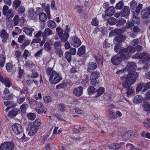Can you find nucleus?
Here are the masks:
<instances>
[{
	"label": "nucleus",
	"instance_id": "1",
	"mask_svg": "<svg viewBox=\"0 0 150 150\" xmlns=\"http://www.w3.org/2000/svg\"><path fill=\"white\" fill-rule=\"evenodd\" d=\"M115 51L117 53L120 54V57L121 59H127L130 57V54L133 53L135 52V49L132 46H129L124 48L120 46V44L115 45L114 47Z\"/></svg>",
	"mask_w": 150,
	"mask_h": 150
},
{
	"label": "nucleus",
	"instance_id": "2",
	"mask_svg": "<svg viewBox=\"0 0 150 150\" xmlns=\"http://www.w3.org/2000/svg\"><path fill=\"white\" fill-rule=\"evenodd\" d=\"M126 77H122V82L125 86L133 84L136 81L138 74L135 71H128Z\"/></svg>",
	"mask_w": 150,
	"mask_h": 150
},
{
	"label": "nucleus",
	"instance_id": "3",
	"mask_svg": "<svg viewBox=\"0 0 150 150\" xmlns=\"http://www.w3.org/2000/svg\"><path fill=\"white\" fill-rule=\"evenodd\" d=\"M62 80V76L56 71H53L50 76L49 81L51 84H55Z\"/></svg>",
	"mask_w": 150,
	"mask_h": 150
},
{
	"label": "nucleus",
	"instance_id": "4",
	"mask_svg": "<svg viewBox=\"0 0 150 150\" xmlns=\"http://www.w3.org/2000/svg\"><path fill=\"white\" fill-rule=\"evenodd\" d=\"M15 145L12 142H6L2 143L0 146V150H13Z\"/></svg>",
	"mask_w": 150,
	"mask_h": 150
},
{
	"label": "nucleus",
	"instance_id": "5",
	"mask_svg": "<svg viewBox=\"0 0 150 150\" xmlns=\"http://www.w3.org/2000/svg\"><path fill=\"white\" fill-rule=\"evenodd\" d=\"M12 129L16 135L20 134L23 132V128L20 124L15 123L11 126Z\"/></svg>",
	"mask_w": 150,
	"mask_h": 150
},
{
	"label": "nucleus",
	"instance_id": "6",
	"mask_svg": "<svg viewBox=\"0 0 150 150\" xmlns=\"http://www.w3.org/2000/svg\"><path fill=\"white\" fill-rule=\"evenodd\" d=\"M70 43L73 46L76 47H79L81 44V42L80 39L76 36H74L73 37Z\"/></svg>",
	"mask_w": 150,
	"mask_h": 150
},
{
	"label": "nucleus",
	"instance_id": "7",
	"mask_svg": "<svg viewBox=\"0 0 150 150\" xmlns=\"http://www.w3.org/2000/svg\"><path fill=\"white\" fill-rule=\"evenodd\" d=\"M142 17L143 18H150V6L143 10L141 12Z\"/></svg>",
	"mask_w": 150,
	"mask_h": 150
},
{
	"label": "nucleus",
	"instance_id": "8",
	"mask_svg": "<svg viewBox=\"0 0 150 150\" xmlns=\"http://www.w3.org/2000/svg\"><path fill=\"white\" fill-rule=\"evenodd\" d=\"M98 64L101 66L103 65L104 61L103 57L99 53V51H97V53L94 56Z\"/></svg>",
	"mask_w": 150,
	"mask_h": 150
},
{
	"label": "nucleus",
	"instance_id": "9",
	"mask_svg": "<svg viewBox=\"0 0 150 150\" xmlns=\"http://www.w3.org/2000/svg\"><path fill=\"white\" fill-rule=\"evenodd\" d=\"M23 31L26 35L30 37L32 36V34L35 32V29L31 27H24L23 28Z\"/></svg>",
	"mask_w": 150,
	"mask_h": 150
},
{
	"label": "nucleus",
	"instance_id": "10",
	"mask_svg": "<svg viewBox=\"0 0 150 150\" xmlns=\"http://www.w3.org/2000/svg\"><path fill=\"white\" fill-rule=\"evenodd\" d=\"M137 68L136 63L133 62H130L128 63L125 69L127 71H135Z\"/></svg>",
	"mask_w": 150,
	"mask_h": 150
},
{
	"label": "nucleus",
	"instance_id": "11",
	"mask_svg": "<svg viewBox=\"0 0 150 150\" xmlns=\"http://www.w3.org/2000/svg\"><path fill=\"white\" fill-rule=\"evenodd\" d=\"M38 16L39 20L42 22H46L47 21V19L49 20L51 19V16L49 18L48 15L43 12H41L40 13Z\"/></svg>",
	"mask_w": 150,
	"mask_h": 150
},
{
	"label": "nucleus",
	"instance_id": "12",
	"mask_svg": "<svg viewBox=\"0 0 150 150\" xmlns=\"http://www.w3.org/2000/svg\"><path fill=\"white\" fill-rule=\"evenodd\" d=\"M126 39V38L122 35H120L116 36L113 39L114 42L115 44L117 45L119 44L118 43L123 42Z\"/></svg>",
	"mask_w": 150,
	"mask_h": 150
},
{
	"label": "nucleus",
	"instance_id": "13",
	"mask_svg": "<svg viewBox=\"0 0 150 150\" xmlns=\"http://www.w3.org/2000/svg\"><path fill=\"white\" fill-rule=\"evenodd\" d=\"M20 113V111L19 109L14 108L8 112V115L11 118H13Z\"/></svg>",
	"mask_w": 150,
	"mask_h": 150
},
{
	"label": "nucleus",
	"instance_id": "14",
	"mask_svg": "<svg viewBox=\"0 0 150 150\" xmlns=\"http://www.w3.org/2000/svg\"><path fill=\"white\" fill-rule=\"evenodd\" d=\"M19 16L18 15H16L13 18V21L15 25H17L19 22L21 24L24 23V17H21L19 19Z\"/></svg>",
	"mask_w": 150,
	"mask_h": 150
},
{
	"label": "nucleus",
	"instance_id": "15",
	"mask_svg": "<svg viewBox=\"0 0 150 150\" xmlns=\"http://www.w3.org/2000/svg\"><path fill=\"white\" fill-rule=\"evenodd\" d=\"M122 61V59L119 57L117 55H115L112 57L111 59V62L114 65H117L120 63Z\"/></svg>",
	"mask_w": 150,
	"mask_h": 150
},
{
	"label": "nucleus",
	"instance_id": "16",
	"mask_svg": "<svg viewBox=\"0 0 150 150\" xmlns=\"http://www.w3.org/2000/svg\"><path fill=\"white\" fill-rule=\"evenodd\" d=\"M83 88L81 86H79L75 88L73 91L74 94L77 97H79L82 94L83 92Z\"/></svg>",
	"mask_w": 150,
	"mask_h": 150
},
{
	"label": "nucleus",
	"instance_id": "17",
	"mask_svg": "<svg viewBox=\"0 0 150 150\" xmlns=\"http://www.w3.org/2000/svg\"><path fill=\"white\" fill-rule=\"evenodd\" d=\"M115 12L114 7L110 6L105 11V15L108 16H111Z\"/></svg>",
	"mask_w": 150,
	"mask_h": 150
},
{
	"label": "nucleus",
	"instance_id": "18",
	"mask_svg": "<svg viewBox=\"0 0 150 150\" xmlns=\"http://www.w3.org/2000/svg\"><path fill=\"white\" fill-rule=\"evenodd\" d=\"M140 59H142L143 62L148 63L150 60V57L146 52H144L141 53Z\"/></svg>",
	"mask_w": 150,
	"mask_h": 150
},
{
	"label": "nucleus",
	"instance_id": "19",
	"mask_svg": "<svg viewBox=\"0 0 150 150\" xmlns=\"http://www.w3.org/2000/svg\"><path fill=\"white\" fill-rule=\"evenodd\" d=\"M129 7L128 6H125L121 11V15L122 17H125L126 18L129 15Z\"/></svg>",
	"mask_w": 150,
	"mask_h": 150
},
{
	"label": "nucleus",
	"instance_id": "20",
	"mask_svg": "<svg viewBox=\"0 0 150 150\" xmlns=\"http://www.w3.org/2000/svg\"><path fill=\"white\" fill-rule=\"evenodd\" d=\"M81 83L83 86H86L89 85V76L88 75L86 74H84L82 77Z\"/></svg>",
	"mask_w": 150,
	"mask_h": 150
},
{
	"label": "nucleus",
	"instance_id": "21",
	"mask_svg": "<svg viewBox=\"0 0 150 150\" xmlns=\"http://www.w3.org/2000/svg\"><path fill=\"white\" fill-rule=\"evenodd\" d=\"M123 86L125 88H126L127 89L126 90V93L127 96H130L132 95L134 93V91L132 88L130 86L131 85H127V86H125L124 85V82H122Z\"/></svg>",
	"mask_w": 150,
	"mask_h": 150
},
{
	"label": "nucleus",
	"instance_id": "22",
	"mask_svg": "<svg viewBox=\"0 0 150 150\" xmlns=\"http://www.w3.org/2000/svg\"><path fill=\"white\" fill-rule=\"evenodd\" d=\"M52 31L49 28H46L45 30L44 33L42 34V35L44 38H46L47 37H48L53 34Z\"/></svg>",
	"mask_w": 150,
	"mask_h": 150
},
{
	"label": "nucleus",
	"instance_id": "23",
	"mask_svg": "<svg viewBox=\"0 0 150 150\" xmlns=\"http://www.w3.org/2000/svg\"><path fill=\"white\" fill-rule=\"evenodd\" d=\"M123 33V31L121 29L115 28L111 31L109 33V37H111L115 36V35L119 34L120 33Z\"/></svg>",
	"mask_w": 150,
	"mask_h": 150
},
{
	"label": "nucleus",
	"instance_id": "24",
	"mask_svg": "<svg viewBox=\"0 0 150 150\" xmlns=\"http://www.w3.org/2000/svg\"><path fill=\"white\" fill-rule=\"evenodd\" d=\"M97 67V65L96 63L93 62H90L88 64L87 71L90 72H91L92 71L96 69Z\"/></svg>",
	"mask_w": 150,
	"mask_h": 150
},
{
	"label": "nucleus",
	"instance_id": "25",
	"mask_svg": "<svg viewBox=\"0 0 150 150\" xmlns=\"http://www.w3.org/2000/svg\"><path fill=\"white\" fill-rule=\"evenodd\" d=\"M97 93L94 96V98H97L101 96L103 94L105 91V88L103 87H100L98 89H97Z\"/></svg>",
	"mask_w": 150,
	"mask_h": 150
},
{
	"label": "nucleus",
	"instance_id": "26",
	"mask_svg": "<svg viewBox=\"0 0 150 150\" xmlns=\"http://www.w3.org/2000/svg\"><path fill=\"white\" fill-rule=\"evenodd\" d=\"M4 15L6 16V18L8 19L12 18L14 15L13 9L11 8L9 9Z\"/></svg>",
	"mask_w": 150,
	"mask_h": 150
},
{
	"label": "nucleus",
	"instance_id": "27",
	"mask_svg": "<svg viewBox=\"0 0 150 150\" xmlns=\"http://www.w3.org/2000/svg\"><path fill=\"white\" fill-rule=\"evenodd\" d=\"M143 100V97L141 96L138 95L134 97L133 102L134 103L137 104L142 102Z\"/></svg>",
	"mask_w": 150,
	"mask_h": 150
},
{
	"label": "nucleus",
	"instance_id": "28",
	"mask_svg": "<svg viewBox=\"0 0 150 150\" xmlns=\"http://www.w3.org/2000/svg\"><path fill=\"white\" fill-rule=\"evenodd\" d=\"M47 25L48 28L50 29H54L56 27V23L53 20H49L47 22Z\"/></svg>",
	"mask_w": 150,
	"mask_h": 150
},
{
	"label": "nucleus",
	"instance_id": "29",
	"mask_svg": "<svg viewBox=\"0 0 150 150\" xmlns=\"http://www.w3.org/2000/svg\"><path fill=\"white\" fill-rule=\"evenodd\" d=\"M100 74L99 72L96 71L93 72L91 74L90 78L92 80H97L100 76Z\"/></svg>",
	"mask_w": 150,
	"mask_h": 150
},
{
	"label": "nucleus",
	"instance_id": "30",
	"mask_svg": "<svg viewBox=\"0 0 150 150\" xmlns=\"http://www.w3.org/2000/svg\"><path fill=\"white\" fill-rule=\"evenodd\" d=\"M4 104L6 106H8L11 108L15 107L16 106V104L13 101L8 100L6 102H4Z\"/></svg>",
	"mask_w": 150,
	"mask_h": 150
},
{
	"label": "nucleus",
	"instance_id": "31",
	"mask_svg": "<svg viewBox=\"0 0 150 150\" xmlns=\"http://www.w3.org/2000/svg\"><path fill=\"white\" fill-rule=\"evenodd\" d=\"M143 110L147 112V114L150 113V103H146L142 105Z\"/></svg>",
	"mask_w": 150,
	"mask_h": 150
},
{
	"label": "nucleus",
	"instance_id": "32",
	"mask_svg": "<svg viewBox=\"0 0 150 150\" xmlns=\"http://www.w3.org/2000/svg\"><path fill=\"white\" fill-rule=\"evenodd\" d=\"M2 81H1V82L2 83L4 84L5 85L6 87L9 88L11 86V84L10 83L9 79L8 78L5 77L4 79L3 78Z\"/></svg>",
	"mask_w": 150,
	"mask_h": 150
},
{
	"label": "nucleus",
	"instance_id": "33",
	"mask_svg": "<svg viewBox=\"0 0 150 150\" xmlns=\"http://www.w3.org/2000/svg\"><path fill=\"white\" fill-rule=\"evenodd\" d=\"M85 53V46L84 45H82L79 47L78 50L77 54L81 56Z\"/></svg>",
	"mask_w": 150,
	"mask_h": 150
},
{
	"label": "nucleus",
	"instance_id": "34",
	"mask_svg": "<svg viewBox=\"0 0 150 150\" xmlns=\"http://www.w3.org/2000/svg\"><path fill=\"white\" fill-rule=\"evenodd\" d=\"M38 129L37 127L33 126H31L29 130L28 134L30 136L33 135L36 133Z\"/></svg>",
	"mask_w": 150,
	"mask_h": 150
},
{
	"label": "nucleus",
	"instance_id": "35",
	"mask_svg": "<svg viewBox=\"0 0 150 150\" xmlns=\"http://www.w3.org/2000/svg\"><path fill=\"white\" fill-rule=\"evenodd\" d=\"M133 16L132 17V21L135 24H139L140 22L139 21V18L138 17V15L135 14L133 11Z\"/></svg>",
	"mask_w": 150,
	"mask_h": 150
},
{
	"label": "nucleus",
	"instance_id": "36",
	"mask_svg": "<svg viewBox=\"0 0 150 150\" xmlns=\"http://www.w3.org/2000/svg\"><path fill=\"white\" fill-rule=\"evenodd\" d=\"M21 1L19 0H15L13 1V9L16 10L20 6Z\"/></svg>",
	"mask_w": 150,
	"mask_h": 150
},
{
	"label": "nucleus",
	"instance_id": "37",
	"mask_svg": "<svg viewBox=\"0 0 150 150\" xmlns=\"http://www.w3.org/2000/svg\"><path fill=\"white\" fill-rule=\"evenodd\" d=\"M51 42L47 41L46 42L44 45V49L46 51L49 52L51 49Z\"/></svg>",
	"mask_w": 150,
	"mask_h": 150
},
{
	"label": "nucleus",
	"instance_id": "38",
	"mask_svg": "<svg viewBox=\"0 0 150 150\" xmlns=\"http://www.w3.org/2000/svg\"><path fill=\"white\" fill-rule=\"evenodd\" d=\"M16 10L17 13L19 15L23 14L25 11V7L22 5L20 6Z\"/></svg>",
	"mask_w": 150,
	"mask_h": 150
},
{
	"label": "nucleus",
	"instance_id": "39",
	"mask_svg": "<svg viewBox=\"0 0 150 150\" xmlns=\"http://www.w3.org/2000/svg\"><path fill=\"white\" fill-rule=\"evenodd\" d=\"M97 89L92 86H89L87 89V91L88 94H92L94 93L97 92Z\"/></svg>",
	"mask_w": 150,
	"mask_h": 150
},
{
	"label": "nucleus",
	"instance_id": "40",
	"mask_svg": "<svg viewBox=\"0 0 150 150\" xmlns=\"http://www.w3.org/2000/svg\"><path fill=\"white\" fill-rule=\"evenodd\" d=\"M69 36V33H64L61 37H59L60 38L61 42H65L67 40Z\"/></svg>",
	"mask_w": 150,
	"mask_h": 150
},
{
	"label": "nucleus",
	"instance_id": "41",
	"mask_svg": "<svg viewBox=\"0 0 150 150\" xmlns=\"http://www.w3.org/2000/svg\"><path fill=\"white\" fill-rule=\"evenodd\" d=\"M58 110L60 112H64L66 109L65 105L63 103L59 104L57 106Z\"/></svg>",
	"mask_w": 150,
	"mask_h": 150
},
{
	"label": "nucleus",
	"instance_id": "42",
	"mask_svg": "<svg viewBox=\"0 0 150 150\" xmlns=\"http://www.w3.org/2000/svg\"><path fill=\"white\" fill-rule=\"evenodd\" d=\"M31 55V52L28 50L25 49L22 55L23 57L26 60L27 57H28Z\"/></svg>",
	"mask_w": 150,
	"mask_h": 150
},
{
	"label": "nucleus",
	"instance_id": "43",
	"mask_svg": "<svg viewBox=\"0 0 150 150\" xmlns=\"http://www.w3.org/2000/svg\"><path fill=\"white\" fill-rule=\"evenodd\" d=\"M116 21V19L115 18L110 17L107 19L106 24L108 23L110 25H112L115 24Z\"/></svg>",
	"mask_w": 150,
	"mask_h": 150
},
{
	"label": "nucleus",
	"instance_id": "44",
	"mask_svg": "<svg viewBox=\"0 0 150 150\" xmlns=\"http://www.w3.org/2000/svg\"><path fill=\"white\" fill-rule=\"evenodd\" d=\"M32 74L30 76H29L30 77L32 78H36L38 77L39 74L38 73L35 71V69H31Z\"/></svg>",
	"mask_w": 150,
	"mask_h": 150
},
{
	"label": "nucleus",
	"instance_id": "45",
	"mask_svg": "<svg viewBox=\"0 0 150 150\" xmlns=\"http://www.w3.org/2000/svg\"><path fill=\"white\" fill-rule=\"evenodd\" d=\"M64 57L67 60L69 63L71 60V54L69 51H66L64 54Z\"/></svg>",
	"mask_w": 150,
	"mask_h": 150
},
{
	"label": "nucleus",
	"instance_id": "46",
	"mask_svg": "<svg viewBox=\"0 0 150 150\" xmlns=\"http://www.w3.org/2000/svg\"><path fill=\"white\" fill-rule=\"evenodd\" d=\"M56 31L57 32V34L59 37H60L63 35V30L60 27H57L56 28Z\"/></svg>",
	"mask_w": 150,
	"mask_h": 150
},
{
	"label": "nucleus",
	"instance_id": "47",
	"mask_svg": "<svg viewBox=\"0 0 150 150\" xmlns=\"http://www.w3.org/2000/svg\"><path fill=\"white\" fill-rule=\"evenodd\" d=\"M125 144V143L123 142L114 143L113 145V148H114L115 150H119L122 147V144Z\"/></svg>",
	"mask_w": 150,
	"mask_h": 150
},
{
	"label": "nucleus",
	"instance_id": "48",
	"mask_svg": "<svg viewBox=\"0 0 150 150\" xmlns=\"http://www.w3.org/2000/svg\"><path fill=\"white\" fill-rule=\"evenodd\" d=\"M25 65L29 68H33V69H35V65L31 60H28L26 62Z\"/></svg>",
	"mask_w": 150,
	"mask_h": 150
},
{
	"label": "nucleus",
	"instance_id": "49",
	"mask_svg": "<svg viewBox=\"0 0 150 150\" xmlns=\"http://www.w3.org/2000/svg\"><path fill=\"white\" fill-rule=\"evenodd\" d=\"M144 88L143 89L142 93H143L144 92H145L148 90L150 88V81L146 83H143Z\"/></svg>",
	"mask_w": 150,
	"mask_h": 150
},
{
	"label": "nucleus",
	"instance_id": "50",
	"mask_svg": "<svg viewBox=\"0 0 150 150\" xmlns=\"http://www.w3.org/2000/svg\"><path fill=\"white\" fill-rule=\"evenodd\" d=\"M24 42L21 45V47L22 49H24L26 46H27L30 43V40H25Z\"/></svg>",
	"mask_w": 150,
	"mask_h": 150
},
{
	"label": "nucleus",
	"instance_id": "51",
	"mask_svg": "<svg viewBox=\"0 0 150 150\" xmlns=\"http://www.w3.org/2000/svg\"><path fill=\"white\" fill-rule=\"evenodd\" d=\"M116 21L117 23V26L123 25L126 22V20L122 18L117 19V21Z\"/></svg>",
	"mask_w": 150,
	"mask_h": 150
},
{
	"label": "nucleus",
	"instance_id": "52",
	"mask_svg": "<svg viewBox=\"0 0 150 150\" xmlns=\"http://www.w3.org/2000/svg\"><path fill=\"white\" fill-rule=\"evenodd\" d=\"M24 73V70L23 69H22L21 67L19 66L18 67V77L19 78H22Z\"/></svg>",
	"mask_w": 150,
	"mask_h": 150
},
{
	"label": "nucleus",
	"instance_id": "53",
	"mask_svg": "<svg viewBox=\"0 0 150 150\" xmlns=\"http://www.w3.org/2000/svg\"><path fill=\"white\" fill-rule=\"evenodd\" d=\"M123 6V2L122 1H121L116 4L115 8L117 9H121L122 8Z\"/></svg>",
	"mask_w": 150,
	"mask_h": 150
},
{
	"label": "nucleus",
	"instance_id": "54",
	"mask_svg": "<svg viewBox=\"0 0 150 150\" xmlns=\"http://www.w3.org/2000/svg\"><path fill=\"white\" fill-rule=\"evenodd\" d=\"M28 118L32 120H34L36 117L35 114L34 113H29L27 115Z\"/></svg>",
	"mask_w": 150,
	"mask_h": 150
},
{
	"label": "nucleus",
	"instance_id": "55",
	"mask_svg": "<svg viewBox=\"0 0 150 150\" xmlns=\"http://www.w3.org/2000/svg\"><path fill=\"white\" fill-rule=\"evenodd\" d=\"M134 25L132 22H127L126 24V28L128 29L132 30Z\"/></svg>",
	"mask_w": 150,
	"mask_h": 150
},
{
	"label": "nucleus",
	"instance_id": "56",
	"mask_svg": "<svg viewBox=\"0 0 150 150\" xmlns=\"http://www.w3.org/2000/svg\"><path fill=\"white\" fill-rule=\"evenodd\" d=\"M42 123L41 122V120L39 119H37L33 122V126L37 127L40 126Z\"/></svg>",
	"mask_w": 150,
	"mask_h": 150
},
{
	"label": "nucleus",
	"instance_id": "57",
	"mask_svg": "<svg viewBox=\"0 0 150 150\" xmlns=\"http://www.w3.org/2000/svg\"><path fill=\"white\" fill-rule=\"evenodd\" d=\"M144 126L146 128L149 129L150 128V119H147L144 120Z\"/></svg>",
	"mask_w": 150,
	"mask_h": 150
},
{
	"label": "nucleus",
	"instance_id": "58",
	"mask_svg": "<svg viewBox=\"0 0 150 150\" xmlns=\"http://www.w3.org/2000/svg\"><path fill=\"white\" fill-rule=\"evenodd\" d=\"M45 11L46 13L47 14L48 16L50 18V5L49 4H47L45 7L44 8Z\"/></svg>",
	"mask_w": 150,
	"mask_h": 150
},
{
	"label": "nucleus",
	"instance_id": "59",
	"mask_svg": "<svg viewBox=\"0 0 150 150\" xmlns=\"http://www.w3.org/2000/svg\"><path fill=\"white\" fill-rule=\"evenodd\" d=\"M126 146L127 149L129 148L130 150H135L137 149V147L131 143L127 144Z\"/></svg>",
	"mask_w": 150,
	"mask_h": 150
},
{
	"label": "nucleus",
	"instance_id": "60",
	"mask_svg": "<svg viewBox=\"0 0 150 150\" xmlns=\"http://www.w3.org/2000/svg\"><path fill=\"white\" fill-rule=\"evenodd\" d=\"M28 105L25 103L20 106V109L21 112L24 113L27 110Z\"/></svg>",
	"mask_w": 150,
	"mask_h": 150
},
{
	"label": "nucleus",
	"instance_id": "61",
	"mask_svg": "<svg viewBox=\"0 0 150 150\" xmlns=\"http://www.w3.org/2000/svg\"><path fill=\"white\" fill-rule=\"evenodd\" d=\"M13 94L12 93H10L7 95H4V100H11L13 97Z\"/></svg>",
	"mask_w": 150,
	"mask_h": 150
},
{
	"label": "nucleus",
	"instance_id": "62",
	"mask_svg": "<svg viewBox=\"0 0 150 150\" xmlns=\"http://www.w3.org/2000/svg\"><path fill=\"white\" fill-rule=\"evenodd\" d=\"M56 54L59 55V56L60 58L63 57H64L63 54V52L61 49H58L56 50H55Z\"/></svg>",
	"mask_w": 150,
	"mask_h": 150
},
{
	"label": "nucleus",
	"instance_id": "63",
	"mask_svg": "<svg viewBox=\"0 0 150 150\" xmlns=\"http://www.w3.org/2000/svg\"><path fill=\"white\" fill-rule=\"evenodd\" d=\"M144 88L143 83H142L139 84L136 88L137 91L139 92L141 91H142L143 89Z\"/></svg>",
	"mask_w": 150,
	"mask_h": 150
},
{
	"label": "nucleus",
	"instance_id": "64",
	"mask_svg": "<svg viewBox=\"0 0 150 150\" xmlns=\"http://www.w3.org/2000/svg\"><path fill=\"white\" fill-rule=\"evenodd\" d=\"M61 45V42L59 41L56 42L54 44V47L56 50L58 49H61L60 47Z\"/></svg>",
	"mask_w": 150,
	"mask_h": 150
}]
</instances>
